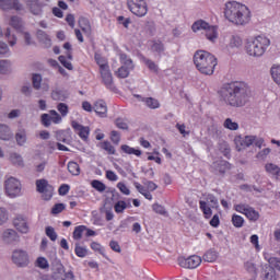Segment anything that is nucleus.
Listing matches in <instances>:
<instances>
[{
    "label": "nucleus",
    "mask_w": 280,
    "mask_h": 280,
    "mask_svg": "<svg viewBox=\"0 0 280 280\" xmlns=\"http://www.w3.org/2000/svg\"><path fill=\"white\" fill-rule=\"evenodd\" d=\"M199 209L202 211L205 218L207 219L213 215V211L211 210V207H208L207 201H199Z\"/></svg>",
    "instance_id": "ea45409f"
},
{
    "label": "nucleus",
    "mask_w": 280,
    "mask_h": 280,
    "mask_svg": "<svg viewBox=\"0 0 280 280\" xmlns=\"http://www.w3.org/2000/svg\"><path fill=\"white\" fill-rule=\"evenodd\" d=\"M219 97L220 102L225 106L242 108V106H246L248 100H250V85L242 81L224 84L219 90Z\"/></svg>",
    "instance_id": "f257e3e1"
},
{
    "label": "nucleus",
    "mask_w": 280,
    "mask_h": 280,
    "mask_svg": "<svg viewBox=\"0 0 280 280\" xmlns=\"http://www.w3.org/2000/svg\"><path fill=\"white\" fill-rule=\"evenodd\" d=\"M270 75L273 82L280 86V63H275L270 68Z\"/></svg>",
    "instance_id": "2f4dec72"
},
{
    "label": "nucleus",
    "mask_w": 280,
    "mask_h": 280,
    "mask_svg": "<svg viewBox=\"0 0 280 280\" xmlns=\"http://www.w3.org/2000/svg\"><path fill=\"white\" fill-rule=\"evenodd\" d=\"M223 128L228 130H240V125L236 121H233L231 118H226L223 122Z\"/></svg>",
    "instance_id": "37998d69"
},
{
    "label": "nucleus",
    "mask_w": 280,
    "mask_h": 280,
    "mask_svg": "<svg viewBox=\"0 0 280 280\" xmlns=\"http://www.w3.org/2000/svg\"><path fill=\"white\" fill-rule=\"evenodd\" d=\"M243 268L249 275H257V265H255V260L253 259L245 260L243 264Z\"/></svg>",
    "instance_id": "f704fd0d"
},
{
    "label": "nucleus",
    "mask_w": 280,
    "mask_h": 280,
    "mask_svg": "<svg viewBox=\"0 0 280 280\" xmlns=\"http://www.w3.org/2000/svg\"><path fill=\"white\" fill-rule=\"evenodd\" d=\"M194 65L203 75H213L218 59L207 50H197L194 55Z\"/></svg>",
    "instance_id": "7ed1b4c3"
},
{
    "label": "nucleus",
    "mask_w": 280,
    "mask_h": 280,
    "mask_svg": "<svg viewBox=\"0 0 280 280\" xmlns=\"http://www.w3.org/2000/svg\"><path fill=\"white\" fill-rule=\"evenodd\" d=\"M135 97H138L140 102H144L145 106L151 109H156L161 107V103H159V100L153 97H141V95H135Z\"/></svg>",
    "instance_id": "bb28decb"
},
{
    "label": "nucleus",
    "mask_w": 280,
    "mask_h": 280,
    "mask_svg": "<svg viewBox=\"0 0 280 280\" xmlns=\"http://www.w3.org/2000/svg\"><path fill=\"white\" fill-rule=\"evenodd\" d=\"M9 25L18 32L23 31V20L20 16L13 15L10 18Z\"/></svg>",
    "instance_id": "473e14b6"
},
{
    "label": "nucleus",
    "mask_w": 280,
    "mask_h": 280,
    "mask_svg": "<svg viewBox=\"0 0 280 280\" xmlns=\"http://www.w3.org/2000/svg\"><path fill=\"white\" fill-rule=\"evenodd\" d=\"M13 225L19 233H30V223H27V219L23 215H18L13 221Z\"/></svg>",
    "instance_id": "2eb2a0df"
},
{
    "label": "nucleus",
    "mask_w": 280,
    "mask_h": 280,
    "mask_svg": "<svg viewBox=\"0 0 280 280\" xmlns=\"http://www.w3.org/2000/svg\"><path fill=\"white\" fill-rule=\"evenodd\" d=\"M114 209L117 213H124V211L128 209V203H126V201L120 200L115 203Z\"/></svg>",
    "instance_id": "603ef678"
},
{
    "label": "nucleus",
    "mask_w": 280,
    "mask_h": 280,
    "mask_svg": "<svg viewBox=\"0 0 280 280\" xmlns=\"http://www.w3.org/2000/svg\"><path fill=\"white\" fill-rule=\"evenodd\" d=\"M234 210L246 217L249 222H257L259 220V212L248 203L234 205Z\"/></svg>",
    "instance_id": "6e6552de"
},
{
    "label": "nucleus",
    "mask_w": 280,
    "mask_h": 280,
    "mask_svg": "<svg viewBox=\"0 0 280 280\" xmlns=\"http://www.w3.org/2000/svg\"><path fill=\"white\" fill-rule=\"evenodd\" d=\"M51 124H60L62 121V116L56 112V109H51L49 112Z\"/></svg>",
    "instance_id": "49530a36"
},
{
    "label": "nucleus",
    "mask_w": 280,
    "mask_h": 280,
    "mask_svg": "<svg viewBox=\"0 0 280 280\" xmlns=\"http://www.w3.org/2000/svg\"><path fill=\"white\" fill-rule=\"evenodd\" d=\"M94 60H95L96 65H98L100 71L110 68L108 66V61L106 60V58L102 57V55H100V54L94 55Z\"/></svg>",
    "instance_id": "c9c22d12"
},
{
    "label": "nucleus",
    "mask_w": 280,
    "mask_h": 280,
    "mask_svg": "<svg viewBox=\"0 0 280 280\" xmlns=\"http://www.w3.org/2000/svg\"><path fill=\"white\" fill-rule=\"evenodd\" d=\"M15 141L20 147L25 145L27 143V131L25 129H19L15 133Z\"/></svg>",
    "instance_id": "7c9ffc66"
},
{
    "label": "nucleus",
    "mask_w": 280,
    "mask_h": 280,
    "mask_svg": "<svg viewBox=\"0 0 280 280\" xmlns=\"http://www.w3.org/2000/svg\"><path fill=\"white\" fill-rule=\"evenodd\" d=\"M94 113L98 117L105 118L108 116V105H106V102L104 100H98L94 102L93 104Z\"/></svg>",
    "instance_id": "a211bd4d"
},
{
    "label": "nucleus",
    "mask_w": 280,
    "mask_h": 280,
    "mask_svg": "<svg viewBox=\"0 0 280 280\" xmlns=\"http://www.w3.org/2000/svg\"><path fill=\"white\" fill-rule=\"evenodd\" d=\"M206 202H207V205H210V207L212 208V209H218V207H219V203H218V198H215V196H213V195H208L207 196V198H206Z\"/></svg>",
    "instance_id": "13d9d810"
},
{
    "label": "nucleus",
    "mask_w": 280,
    "mask_h": 280,
    "mask_svg": "<svg viewBox=\"0 0 280 280\" xmlns=\"http://www.w3.org/2000/svg\"><path fill=\"white\" fill-rule=\"evenodd\" d=\"M79 26L82 30L84 34H91V23L89 22V19L86 18H80L79 19Z\"/></svg>",
    "instance_id": "e433bc0d"
},
{
    "label": "nucleus",
    "mask_w": 280,
    "mask_h": 280,
    "mask_svg": "<svg viewBox=\"0 0 280 280\" xmlns=\"http://www.w3.org/2000/svg\"><path fill=\"white\" fill-rule=\"evenodd\" d=\"M46 235L47 237H49V240H51V242H56V240H58V234L56 233V230H54V228L51 226L46 228Z\"/></svg>",
    "instance_id": "052dcab7"
},
{
    "label": "nucleus",
    "mask_w": 280,
    "mask_h": 280,
    "mask_svg": "<svg viewBox=\"0 0 280 280\" xmlns=\"http://www.w3.org/2000/svg\"><path fill=\"white\" fill-rule=\"evenodd\" d=\"M4 36L8 39L10 47H14V45H16V36L14 34H12L10 28H7Z\"/></svg>",
    "instance_id": "de8ad7c7"
},
{
    "label": "nucleus",
    "mask_w": 280,
    "mask_h": 280,
    "mask_svg": "<svg viewBox=\"0 0 280 280\" xmlns=\"http://www.w3.org/2000/svg\"><path fill=\"white\" fill-rule=\"evenodd\" d=\"M192 32H205V36L209 43H217L218 38H220V32L218 31L217 25H211L209 22L205 20H198L194 22L191 26Z\"/></svg>",
    "instance_id": "39448f33"
},
{
    "label": "nucleus",
    "mask_w": 280,
    "mask_h": 280,
    "mask_svg": "<svg viewBox=\"0 0 280 280\" xmlns=\"http://www.w3.org/2000/svg\"><path fill=\"white\" fill-rule=\"evenodd\" d=\"M218 257H220V254L218 253V250L211 248L203 254L202 259L208 264H213V261H218Z\"/></svg>",
    "instance_id": "c85d7f7f"
},
{
    "label": "nucleus",
    "mask_w": 280,
    "mask_h": 280,
    "mask_svg": "<svg viewBox=\"0 0 280 280\" xmlns=\"http://www.w3.org/2000/svg\"><path fill=\"white\" fill-rule=\"evenodd\" d=\"M1 240L3 244L8 246H13L14 244H19L21 242V236L16 232V230L7 229L2 232Z\"/></svg>",
    "instance_id": "9b49d317"
},
{
    "label": "nucleus",
    "mask_w": 280,
    "mask_h": 280,
    "mask_svg": "<svg viewBox=\"0 0 280 280\" xmlns=\"http://www.w3.org/2000/svg\"><path fill=\"white\" fill-rule=\"evenodd\" d=\"M21 93L22 95H25V97H32V93H33L32 85L30 84L23 85L21 88Z\"/></svg>",
    "instance_id": "0e129e2a"
},
{
    "label": "nucleus",
    "mask_w": 280,
    "mask_h": 280,
    "mask_svg": "<svg viewBox=\"0 0 280 280\" xmlns=\"http://www.w3.org/2000/svg\"><path fill=\"white\" fill-rule=\"evenodd\" d=\"M11 259L18 268H27L30 266V254L24 249H14Z\"/></svg>",
    "instance_id": "9d476101"
},
{
    "label": "nucleus",
    "mask_w": 280,
    "mask_h": 280,
    "mask_svg": "<svg viewBox=\"0 0 280 280\" xmlns=\"http://www.w3.org/2000/svg\"><path fill=\"white\" fill-rule=\"evenodd\" d=\"M152 209L154 212L159 213L160 215H166V218L170 215V213H167V211L165 210V207H163L162 205L154 203L152 206Z\"/></svg>",
    "instance_id": "864d4df0"
},
{
    "label": "nucleus",
    "mask_w": 280,
    "mask_h": 280,
    "mask_svg": "<svg viewBox=\"0 0 280 280\" xmlns=\"http://www.w3.org/2000/svg\"><path fill=\"white\" fill-rule=\"evenodd\" d=\"M110 140L113 143H115V145H119V142L121 141V136L118 131L113 130L110 132Z\"/></svg>",
    "instance_id": "69168bd1"
},
{
    "label": "nucleus",
    "mask_w": 280,
    "mask_h": 280,
    "mask_svg": "<svg viewBox=\"0 0 280 280\" xmlns=\"http://www.w3.org/2000/svg\"><path fill=\"white\" fill-rule=\"evenodd\" d=\"M100 73L106 89H115V84L113 83V73H110V68L100 70Z\"/></svg>",
    "instance_id": "412c9836"
},
{
    "label": "nucleus",
    "mask_w": 280,
    "mask_h": 280,
    "mask_svg": "<svg viewBox=\"0 0 280 280\" xmlns=\"http://www.w3.org/2000/svg\"><path fill=\"white\" fill-rule=\"evenodd\" d=\"M0 56H10V47L4 42H0Z\"/></svg>",
    "instance_id": "338daca9"
},
{
    "label": "nucleus",
    "mask_w": 280,
    "mask_h": 280,
    "mask_svg": "<svg viewBox=\"0 0 280 280\" xmlns=\"http://www.w3.org/2000/svg\"><path fill=\"white\" fill-rule=\"evenodd\" d=\"M234 143L236 145V150L242 152V150H246V148H250V145L255 143V136H236L234 138Z\"/></svg>",
    "instance_id": "ddd939ff"
},
{
    "label": "nucleus",
    "mask_w": 280,
    "mask_h": 280,
    "mask_svg": "<svg viewBox=\"0 0 280 280\" xmlns=\"http://www.w3.org/2000/svg\"><path fill=\"white\" fill-rule=\"evenodd\" d=\"M262 279L264 280H277V271L275 270V268L268 266L265 268L264 272H262Z\"/></svg>",
    "instance_id": "72a5a7b5"
},
{
    "label": "nucleus",
    "mask_w": 280,
    "mask_h": 280,
    "mask_svg": "<svg viewBox=\"0 0 280 280\" xmlns=\"http://www.w3.org/2000/svg\"><path fill=\"white\" fill-rule=\"evenodd\" d=\"M12 73V61L8 59L0 60V74L10 75Z\"/></svg>",
    "instance_id": "cd10ccee"
},
{
    "label": "nucleus",
    "mask_w": 280,
    "mask_h": 280,
    "mask_svg": "<svg viewBox=\"0 0 280 280\" xmlns=\"http://www.w3.org/2000/svg\"><path fill=\"white\" fill-rule=\"evenodd\" d=\"M36 37L37 40H39V43H42V45L47 49L51 47V37H49L45 31L37 30Z\"/></svg>",
    "instance_id": "393cba45"
},
{
    "label": "nucleus",
    "mask_w": 280,
    "mask_h": 280,
    "mask_svg": "<svg viewBox=\"0 0 280 280\" xmlns=\"http://www.w3.org/2000/svg\"><path fill=\"white\" fill-rule=\"evenodd\" d=\"M226 48L228 49H240V47H242L243 45V40L242 37H240V35H229L226 37Z\"/></svg>",
    "instance_id": "4be33fe9"
},
{
    "label": "nucleus",
    "mask_w": 280,
    "mask_h": 280,
    "mask_svg": "<svg viewBox=\"0 0 280 280\" xmlns=\"http://www.w3.org/2000/svg\"><path fill=\"white\" fill-rule=\"evenodd\" d=\"M119 60H120V65L122 66L118 69V71L116 72V75L118 78H128V75H130V71L135 69L132 59H130L128 55L120 52Z\"/></svg>",
    "instance_id": "0eeeda50"
},
{
    "label": "nucleus",
    "mask_w": 280,
    "mask_h": 280,
    "mask_svg": "<svg viewBox=\"0 0 280 280\" xmlns=\"http://www.w3.org/2000/svg\"><path fill=\"white\" fill-rule=\"evenodd\" d=\"M26 5L31 14H34V16H43V8H45V5L32 2L30 0H26Z\"/></svg>",
    "instance_id": "b1692460"
},
{
    "label": "nucleus",
    "mask_w": 280,
    "mask_h": 280,
    "mask_svg": "<svg viewBox=\"0 0 280 280\" xmlns=\"http://www.w3.org/2000/svg\"><path fill=\"white\" fill-rule=\"evenodd\" d=\"M57 110L60 113L61 117H67V115H69V106L65 103H59L57 105Z\"/></svg>",
    "instance_id": "6e6d98bb"
},
{
    "label": "nucleus",
    "mask_w": 280,
    "mask_h": 280,
    "mask_svg": "<svg viewBox=\"0 0 280 280\" xmlns=\"http://www.w3.org/2000/svg\"><path fill=\"white\" fill-rule=\"evenodd\" d=\"M4 189L9 198H18V196H21V182L10 177L4 182Z\"/></svg>",
    "instance_id": "1a4fd4ad"
},
{
    "label": "nucleus",
    "mask_w": 280,
    "mask_h": 280,
    "mask_svg": "<svg viewBox=\"0 0 280 280\" xmlns=\"http://www.w3.org/2000/svg\"><path fill=\"white\" fill-rule=\"evenodd\" d=\"M178 261L182 268L194 269V268H198V266L202 264V258L198 255H192V256H189L188 258L179 257Z\"/></svg>",
    "instance_id": "f8f14e48"
},
{
    "label": "nucleus",
    "mask_w": 280,
    "mask_h": 280,
    "mask_svg": "<svg viewBox=\"0 0 280 280\" xmlns=\"http://www.w3.org/2000/svg\"><path fill=\"white\" fill-rule=\"evenodd\" d=\"M223 14L226 21L233 25H248L250 23L252 13L250 9L237 1H228L223 7Z\"/></svg>",
    "instance_id": "f03ea898"
},
{
    "label": "nucleus",
    "mask_w": 280,
    "mask_h": 280,
    "mask_svg": "<svg viewBox=\"0 0 280 280\" xmlns=\"http://www.w3.org/2000/svg\"><path fill=\"white\" fill-rule=\"evenodd\" d=\"M36 187L39 194H48V198H46V200L51 199V191H54V188L49 185L47 179H37Z\"/></svg>",
    "instance_id": "6ab92c4d"
},
{
    "label": "nucleus",
    "mask_w": 280,
    "mask_h": 280,
    "mask_svg": "<svg viewBox=\"0 0 280 280\" xmlns=\"http://www.w3.org/2000/svg\"><path fill=\"white\" fill-rule=\"evenodd\" d=\"M232 224L235 229H242L244 226V218L240 214H233Z\"/></svg>",
    "instance_id": "c03bdc74"
},
{
    "label": "nucleus",
    "mask_w": 280,
    "mask_h": 280,
    "mask_svg": "<svg viewBox=\"0 0 280 280\" xmlns=\"http://www.w3.org/2000/svg\"><path fill=\"white\" fill-rule=\"evenodd\" d=\"M66 209L65 203H57L52 207L51 213L54 215H58V213H62V210Z\"/></svg>",
    "instance_id": "774afa93"
},
{
    "label": "nucleus",
    "mask_w": 280,
    "mask_h": 280,
    "mask_svg": "<svg viewBox=\"0 0 280 280\" xmlns=\"http://www.w3.org/2000/svg\"><path fill=\"white\" fill-rule=\"evenodd\" d=\"M101 148L102 150H105V152H107L108 154H115L116 152L115 147H113V144H110V142L108 141L101 142Z\"/></svg>",
    "instance_id": "3c124183"
},
{
    "label": "nucleus",
    "mask_w": 280,
    "mask_h": 280,
    "mask_svg": "<svg viewBox=\"0 0 280 280\" xmlns=\"http://www.w3.org/2000/svg\"><path fill=\"white\" fill-rule=\"evenodd\" d=\"M59 62H61V65L69 71H73V65L71 63V61L67 60V57L59 56Z\"/></svg>",
    "instance_id": "680f3d73"
},
{
    "label": "nucleus",
    "mask_w": 280,
    "mask_h": 280,
    "mask_svg": "<svg viewBox=\"0 0 280 280\" xmlns=\"http://www.w3.org/2000/svg\"><path fill=\"white\" fill-rule=\"evenodd\" d=\"M265 259L270 265L269 268L280 270V259L278 257H270L268 254H265Z\"/></svg>",
    "instance_id": "58836bf2"
},
{
    "label": "nucleus",
    "mask_w": 280,
    "mask_h": 280,
    "mask_svg": "<svg viewBox=\"0 0 280 280\" xmlns=\"http://www.w3.org/2000/svg\"><path fill=\"white\" fill-rule=\"evenodd\" d=\"M265 170L267 174H270L271 176H275L279 170V166L277 164L267 163L265 165Z\"/></svg>",
    "instance_id": "09e8293b"
},
{
    "label": "nucleus",
    "mask_w": 280,
    "mask_h": 280,
    "mask_svg": "<svg viewBox=\"0 0 280 280\" xmlns=\"http://www.w3.org/2000/svg\"><path fill=\"white\" fill-rule=\"evenodd\" d=\"M0 10H24L23 4L19 0H0Z\"/></svg>",
    "instance_id": "dca6fc26"
},
{
    "label": "nucleus",
    "mask_w": 280,
    "mask_h": 280,
    "mask_svg": "<svg viewBox=\"0 0 280 280\" xmlns=\"http://www.w3.org/2000/svg\"><path fill=\"white\" fill-rule=\"evenodd\" d=\"M149 47L153 54H158V56H161L163 51H165V45L160 39H153L149 42Z\"/></svg>",
    "instance_id": "5701e85b"
},
{
    "label": "nucleus",
    "mask_w": 280,
    "mask_h": 280,
    "mask_svg": "<svg viewBox=\"0 0 280 280\" xmlns=\"http://www.w3.org/2000/svg\"><path fill=\"white\" fill-rule=\"evenodd\" d=\"M212 167L219 172V174H224L228 170H231V164L225 160H217L213 162Z\"/></svg>",
    "instance_id": "a878e982"
},
{
    "label": "nucleus",
    "mask_w": 280,
    "mask_h": 280,
    "mask_svg": "<svg viewBox=\"0 0 280 280\" xmlns=\"http://www.w3.org/2000/svg\"><path fill=\"white\" fill-rule=\"evenodd\" d=\"M74 253H75L77 257L84 258V257H86L89 252L86 250V247H83V246H80L77 244L75 248H74Z\"/></svg>",
    "instance_id": "5fc2aeb1"
},
{
    "label": "nucleus",
    "mask_w": 280,
    "mask_h": 280,
    "mask_svg": "<svg viewBox=\"0 0 280 280\" xmlns=\"http://www.w3.org/2000/svg\"><path fill=\"white\" fill-rule=\"evenodd\" d=\"M71 126L73 130H75V132L79 135L80 139H82V141H89V136L91 135V128L80 125V122L75 120L71 122Z\"/></svg>",
    "instance_id": "4468645a"
},
{
    "label": "nucleus",
    "mask_w": 280,
    "mask_h": 280,
    "mask_svg": "<svg viewBox=\"0 0 280 280\" xmlns=\"http://www.w3.org/2000/svg\"><path fill=\"white\" fill-rule=\"evenodd\" d=\"M67 97H69V94L67 93V91L61 90V89H55L51 92V98L55 102H65V100H67Z\"/></svg>",
    "instance_id": "c756f323"
},
{
    "label": "nucleus",
    "mask_w": 280,
    "mask_h": 280,
    "mask_svg": "<svg viewBox=\"0 0 280 280\" xmlns=\"http://www.w3.org/2000/svg\"><path fill=\"white\" fill-rule=\"evenodd\" d=\"M91 186L93 187V189H96V191H100V194L106 191V184L97 179L92 180Z\"/></svg>",
    "instance_id": "a18cd8bd"
},
{
    "label": "nucleus",
    "mask_w": 280,
    "mask_h": 280,
    "mask_svg": "<svg viewBox=\"0 0 280 280\" xmlns=\"http://www.w3.org/2000/svg\"><path fill=\"white\" fill-rule=\"evenodd\" d=\"M85 231H86V226H84V225L77 226L73 231V238L82 240V233H84Z\"/></svg>",
    "instance_id": "8fccbe9b"
},
{
    "label": "nucleus",
    "mask_w": 280,
    "mask_h": 280,
    "mask_svg": "<svg viewBox=\"0 0 280 280\" xmlns=\"http://www.w3.org/2000/svg\"><path fill=\"white\" fill-rule=\"evenodd\" d=\"M40 121L45 128H49V126H51V116L49 114H43L40 116Z\"/></svg>",
    "instance_id": "e2e57ef3"
},
{
    "label": "nucleus",
    "mask_w": 280,
    "mask_h": 280,
    "mask_svg": "<svg viewBox=\"0 0 280 280\" xmlns=\"http://www.w3.org/2000/svg\"><path fill=\"white\" fill-rule=\"evenodd\" d=\"M68 172H70L72 176H80V164L77 162H69Z\"/></svg>",
    "instance_id": "a19ab883"
},
{
    "label": "nucleus",
    "mask_w": 280,
    "mask_h": 280,
    "mask_svg": "<svg viewBox=\"0 0 280 280\" xmlns=\"http://www.w3.org/2000/svg\"><path fill=\"white\" fill-rule=\"evenodd\" d=\"M120 150H122L125 152V154H133L135 156H141V154H143V152H141V150L135 149L128 144H122L120 147Z\"/></svg>",
    "instance_id": "4c0bfd02"
},
{
    "label": "nucleus",
    "mask_w": 280,
    "mask_h": 280,
    "mask_svg": "<svg viewBox=\"0 0 280 280\" xmlns=\"http://www.w3.org/2000/svg\"><path fill=\"white\" fill-rule=\"evenodd\" d=\"M128 10L140 19L148 14V2L145 0H127Z\"/></svg>",
    "instance_id": "423d86ee"
},
{
    "label": "nucleus",
    "mask_w": 280,
    "mask_h": 280,
    "mask_svg": "<svg viewBox=\"0 0 280 280\" xmlns=\"http://www.w3.org/2000/svg\"><path fill=\"white\" fill-rule=\"evenodd\" d=\"M10 161L13 165H18V167H23V156L19 153H11Z\"/></svg>",
    "instance_id": "79ce46f5"
},
{
    "label": "nucleus",
    "mask_w": 280,
    "mask_h": 280,
    "mask_svg": "<svg viewBox=\"0 0 280 280\" xmlns=\"http://www.w3.org/2000/svg\"><path fill=\"white\" fill-rule=\"evenodd\" d=\"M270 152H271L270 148L262 149L261 151H259L256 154V159H258L259 161H266V159H268V154H270Z\"/></svg>",
    "instance_id": "bf43d9fd"
},
{
    "label": "nucleus",
    "mask_w": 280,
    "mask_h": 280,
    "mask_svg": "<svg viewBox=\"0 0 280 280\" xmlns=\"http://www.w3.org/2000/svg\"><path fill=\"white\" fill-rule=\"evenodd\" d=\"M37 268H42V270H46V268H49V261H47V258L45 257H38L36 260Z\"/></svg>",
    "instance_id": "4d7b16f0"
},
{
    "label": "nucleus",
    "mask_w": 280,
    "mask_h": 280,
    "mask_svg": "<svg viewBox=\"0 0 280 280\" xmlns=\"http://www.w3.org/2000/svg\"><path fill=\"white\" fill-rule=\"evenodd\" d=\"M14 139V132L9 125L0 124V141H12Z\"/></svg>",
    "instance_id": "aec40b11"
},
{
    "label": "nucleus",
    "mask_w": 280,
    "mask_h": 280,
    "mask_svg": "<svg viewBox=\"0 0 280 280\" xmlns=\"http://www.w3.org/2000/svg\"><path fill=\"white\" fill-rule=\"evenodd\" d=\"M32 84H33V89H35V91H49V83L47 82H43V75H40L39 73H34L32 75Z\"/></svg>",
    "instance_id": "f3484780"
},
{
    "label": "nucleus",
    "mask_w": 280,
    "mask_h": 280,
    "mask_svg": "<svg viewBox=\"0 0 280 280\" xmlns=\"http://www.w3.org/2000/svg\"><path fill=\"white\" fill-rule=\"evenodd\" d=\"M268 47H270V39L264 35H258L246 40L245 51L247 56L261 58V56L266 54Z\"/></svg>",
    "instance_id": "20e7f679"
}]
</instances>
